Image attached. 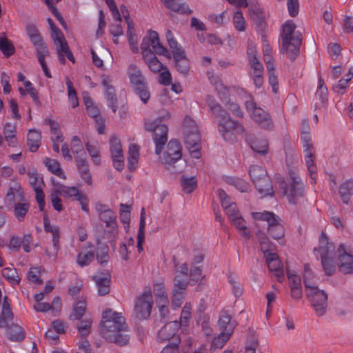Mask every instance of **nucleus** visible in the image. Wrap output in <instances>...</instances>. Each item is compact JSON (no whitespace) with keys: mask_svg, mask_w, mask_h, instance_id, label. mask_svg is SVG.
Wrapping results in <instances>:
<instances>
[{"mask_svg":"<svg viewBox=\"0 0 353 353\" xmlns=\"http://www.w3.org/2000/svg\"><path fill=\"white\" fill-rule=\"evenodd\" d=\"M101 332L109 342L123 346L128 343L129 336L123 333L126 329L125 318L122 313L112 309L105 310L102 314Z\"/></svg>","mask_w":353,"mask_h":353,"instance_id":"f257e3e1","label":"nucleus"},{"mask_svg":"<svg viewBox=\"0 0 353 353\" xmlns=\"http://www.w3.org/2000/svg\"><path fill=\"white\" fill-rule=\"evenodd\" d=\"M208 105L215 114L219 134L227 142H235L237 137L244 132V128L239 122L232 119L219 104L209 101Z\"/></svg>","mask_w":353,"mask_h":353,"instance_id":"f03ea898","label":"nucleus"},{"mask_svg":"<svg viewBox=\"0 0 353 353\" xmlns=\"http://www.w3.org/2000/svg\"><path fill=\"white\" fill-rule=\"evenodd\" d=\"M312 273L310 267L305 265L304 285L307 297L311 303L316 314L323 316L325 314L327 307V294L323 290H320L312 282Z\"/></svg>","mask_w":353,"mask_h":353,"instance_id":"7ed1b4c3","label":"nucleus"},{"mask_svg":"<svg viewBox=\"0 0 353 353\" xmlns=\"http://www.w3.org/2000/svg\"><path fill=\"white\" fill-rule=\"evenodd\" d=\"M296 26L293 21L288 20L283 25L281 33L282 47L281 52L286 54L290 60H294L299 53L301 44V32L296 30Z\"/></svg>","mask_w":353,"mask_h":353,"instance_id":"20e7f679","label":"nucleus"},{"mask_svg":"<svg viewBox=\"0 0 353 353\" xmlns=\"http://www.w3.org/2000/svg\"><path fill=\"white\" fill-rule=\"evenodd\" d=\"M276 188L287 197L291 204L297 205L304 200V185L301 178L294 173L290 175L288 183L281 178H278Z\"/></svg>","mask_w":353,"mask_h":353,"instance_id":"39448f33","label":"nucleus"},{"mask_svg":"<svg viewBox=\"0 0 353 353\" xmlns=\"http://www.w3.org/2000/svg\"><path fill=\"white\" fill-rule=\"evenodd\" d=\"M184 142L193 158L201 157V136L196 122L190 117L184 119Z\"/></svg>","mask_w":353,"mask_h":353,"instance_id":"423d86ee","label":"nucleus"},{"mask_svg":"<svg viewBox=\"0 0 353 353\" xmlns=\"http://www.w3.org/2000/svg\"><path fill=\"white\" fill-rule=\"evenodd\" d=\"M250 176L261 196H272L274 190L266 170L260 165H252L249 169Z\"/></svg>","mask_w":353,"mask_h":353,"instance_id":"0eeeda50","label":"nucleus"},{"mask_svg":"<svg viewBox=\"0 0 353 353\" xmlns=\"http://www.w3.org/2000/svg\"><path fill=\"white\" fill-rule=\"evenodd\" d=\"M245 105L247 110L250 113L252 119L258 123L261 128H272L273 123L270 114L260 107H258L251 96L248 97V99L245 101Z\"/></svg>","mask_w":353,"mask_h":353,"instance_id":"6e6552de","label":"nucleus"},{"mask_svg":"<svg viewBox=\"0 0 353 353\" xmlns=\"http://www.w3.org/2000/svg\"><path fill=\"white\" fill-rule=\"evenodd\" d=\"M145 129L153 132V140L155 143V152L159 154L168 141V127L161 124L159 119L145 122Z\"/></svg>","mask_w":353,"mask_h":353,"instance_id":"1a4fd4ad","label":"nucleus"},{"mask_svg":"<svg viewBox=\"0 0 353 353\" xmlns=\"http://www.w3.org/2000/svg\"><path fill=\"white\" fill-rule=\"evenodd\" d=\"M142 58L145 54H152L155 52L159 55L168 57V50L161 44L159 41V37L156 31H150L148 36L143 39L141 44Z\"/></svg>","mask_w":353,"mask_h":353,"instance_id":"9d476101","label":"nucleus"},{"mask_svg":"<svg viewBox=\"0 0 353 353\" xmlns=\"http://www.w3.org/2000/svg\"><path fill=\"white\" fill-rule=\"evenodd\" d=\"M252 217L255 220L265 221L268 224V232L274 239H280L284 236L283 225L279 223V219L274 213L264 211L263 212H253Z\"/></svg>","mask_w":353,"mask_h":353,"instance_id":"9b49d317","label":"nucleus"},{"mask_svg":"<svg viewBox=\"0 0 353 353\" xmlns=\"http://www.w3.org/2000/svg\"><path fill=\"white\" fill-rule=\"evenodd\" d=\"M153 297L150 288L145 289L135 302L134 312L137 318L145 319L150 316L153 305Z\"/></svg>","mask_w":353,"mask_h":353,"instance_id":"f8f14e48","label":"nucleus"},{"mask_svg":"<svg viewBox=\"0 0 353 353\" xmlns=\"http://www.w3.org/2000/svg\"><path fill=\"white\" fill-rule=\"evenodd\" d=\"M28 181L30 185L33 188L35 192L36 200L38 203L39 208L41 211L45 209V195L42 190L44 185L43 177L41 176L37 170L34 168H30L28 172Z\"/></svg>","mask_w":353,"mask_h":353,"instance_id":"ddd939ff","label":"nucleus"},{"mask_svg":"<svg viewBox=\"0 0 353 353\" xmlns=\"http://www.w3.org/2000/svg\"><path fill=\"white\" fill-rule=\"evenodd\" d=\"M337 265L339 270L344 274L353 273V255L344 243H341L337 250Z\"/></svg>","mask_w":353,"mask_h":353,"instance_id":"4468645a","label":"nucleus"},{"mask_svg":"<svg viewBox=\"0 0 353 353\" xmlns=\"http://www.w3.org/2000/svg\"><path fill=\"white\" fill-rule=\"evenodd\" d=\"M182 157V148L176 140H170L168 143L166 150L160 157L164 164H174Z\"/></svg>","mask_w":353,"mask_h":353,"instance_id":"2eb2a0df","label":"nucleus"},{"mask_svg":"<svg viewBox=\"0 0 353 353\" xmlns=\"http://www.w3.org/2000/svg\"><path fill=\"white\" fill-rule=\"evenodd\" d=\"M110 150L114 168L121 171L124 168V157L121 141L118 137L110 138Z\"/></svg>","mask_w":353,"mask_h":353,"instance_id":"dca6fc26","label":"nucleus"},{"mask_svg":"<svg viewBox=\"0 0 353 353\" xmlns=\"http://www.w3.org/2000/svg\"><path fill=\"white\" fill-rule=\"evenodd\" d=\"M101 84L104 89V95L108 105L115 112L118 108L117 97L114 87L112 85V80L108 76H103Z\"/></svg>","mask_w":353,"mask_h":353,"instance_id":"f3484780","label":"nucleus"},{"mask_svg":"<svg viewBox=\"0 0 353 353\" xmlns=\"http://www.w3.org/2000/svg\"><path fill=\"white\" fill-rule=\"evenodd\" d=\"M188 282L180 280L177 274L174 279V287L172 291V307L177 310L181 307L184 299V290L187 288Z\"/></svg>","mask_w":353,"mask_h":353,"instance_id":"a211bd4d","label":"nucleus"},{"mask_svg":"<svg viewBox=\"0 0 353 353\" xmlns=\"http://www.w3.org/2000/svg\"><path fill=\"white\" fill-rule=\"evenodd\" d=\"M313 251L317 258L334 256L335 247L332 243L329 242L327 236L322 232L319 239V247L314 248Z\"/></svg>","mask_w":353,"mask_h":353,"instance_id":"6ab92c4d","label":"nucleus"},{"mask_svg":"<svg viewBox=\"0 0 353 353\" xmlns=\"http://www.w3.org/2000/svg\"><path fill=\"white\" fill-rule=\"evenodd\" d=\"M179 327V323L177 321H173L165 324L157 334V340L161 342H165L171 339H179L176 337V332Z\"/></svg>","mask_w":353,"mask_h":353,"instance_id":"aec40b11","label":"nucleus"},{"mask_svg":"<svg viewBox=\"0 0 353 353\" xmlns=\"http://www.w3.org/2000/svg\"><path fill=\"white\" fill-rule=\"evenodd\" d=\"M172 55L176 70L183 76H188L190 70V63L184 50L176 51L174 53H172Z\"/></svg>","mask_w":353,"mask_h":353,"instance_id":"412c9836","label":"nucleus"},{"mask_svg":"<svg viewBox=\"0 0 353 353\" xmlns=\"http://www.w3.org/2000/svg\"><path fill=\"white\" fill-rule=\"evenodd\" d=\"M266 263L270 272H274L279 282L284 280V274L282 270L283 264L276 252L265 257Z\"/></svg>","mask_w":353,"mask_h":353,"instance_id":"4be33fe9","label":"nucleus"},{"mask_svg":"<svg viewBox=\"0 0 353 353\" xmlns=\"http://www.w3.org/2000/svg\"><path fill=\"white\" fill-rule=\"evenodd\" d=\"M97 287L98 288V294L100 296L108 294L110 292V276L107 272L97 273L93 276Z\"/></svg>","mask_w":353,"mask_h":353,"instance_id":"5701e85b","label":"nucleus"},{"mask_svg":"<svg viewBox=\"0 0 353 353\" xmlns=\"http://www.w3.org/2000/svg\"><path fill=\"white\" fill-rule=\"evenodd\" d=\"M293 299L299 300L302 297V288L300 276L294 272L288 270L287 272Z\"/></svg>","mask_w":353,"mask_h":353,"instance_id":"b1692460","label":"nucleus"},{"mask_svg":"<svg viewBox=\"0 0 353 353\" xmlns=\"http://www.w3.org/2000/svg\"><path fill=\"white\" fill-rule=\"evenodd\" d=\"M54 45L56 46L58 59L61 64H65V57L72 63H74V57L69 48L65 39L57 42V43H54Z\"/></svg>","mask_w":353,"mask_h":353,"instance_id":"393cba45","label":"nucleus"},{"mask_svg":"<svg viewBox=\"0 0 353 353\" xmlns=\"http://www.w3.org/2000/svg\"><path fill=\"white\" fill-rule=\"evenodd\" d=\"M305 155V161L307 168V170L310 173V179L311 183L314 184L316 183V173L317 171L316 166L314 163V149L307 148L303 150Z\"/></svg>","mask_w":353,"mask_h":353,"instance_id":"a878e982","label":"nucleus"},{"mask_svg":"<svg viewBox=\"0 0 353 353\" xmlns=\"http://www.w3.org/2000/svg\"><path fill=\"white\" fill-rule=\"evenodd\" d=\"M100 220L105 223L107 231L114 236L117 234V223L116 214L110 209L104 212L99 216Z\"/></svg>","mask_w":353,"mask_h":353,"instance_id":"bb28decb","label":"nucleus"},{"mask_svg":"<svg viewBox=\"0 0 353 353\" xmlns=\"http://www.w3.org/2000/svg\"><path fill=\"white\" fill-rule=\"evenodd\" d=\"M76 163L81 179L83 180L87 185H91L92 178L86 157H78V158L76 159Z\"/></svg>","mask_w":353,"mask_h":353,"instance_id":"cd10ccee","label":"nucleus"},{"mask_svg":"<svg viewBox=\"0 0 353 353\" xmlns=\"http://www.w3.org/2000/svg\"><path fill=\"white\" fill-rule=\"evenodd\" d=\"M128 74L130 83L133 85L134 88L145 85L144 77L141 70L135 65L132 64L129 66Z\"/></svg>","mask_w":353,"mask_h":353,"instance_id":"c85d7f7f","label":"nucleus"},{"mask_svg":"<svg viewBox=\"0 0 353 353\" xmlns=\"http://www.w3.org/2000/svg\"><path fill=\"white\" fill-rule=\"evenodd\" d=\"M150 71L154 73L160 72L164 70L163 64L157 58L154 53L145 54L142 58Z\"/></svg>","mask_w":353,"mask_h":353,"instance_id":"c756f323","label":"nucleus"},{"mask_svg":"<svg viewBox=\"0 0 353 353\" xmlns=\"http://www.w3.org/2000/svg\"><path fill=\"white\" fill-rule=\"evenodd\" d=\"M51 181L54 185V188L56 189V191L59 193V195H62L63 196L68 198H76L77 195L80 192V191L76 187H69L65 186L62 184H59V183H54V179L52 178Z\"/></svg>","mask_w":353,"mask_h":353,"instance_id":"7c9ffc66","label":"nucleus"},{"mask_svg":"<svg viewBox=\"0 0 353 353\" xmlns=\"http://www.w3.org/2000/svg\"><path fill=\"white\" fill-rule=\"evenodd\" d=\"M219 325L222 330L221 332L232 334L236 326V323L231 321L230 314L226 312H223L219 317Z\"/></svg>","mask_w":353,"mask_h":353,"instance_id":"2f4dec72","label":"nucleus"},{"mask_svg":"<svg viewBox=\"0 0 353 353\" xmlns=\"http://www.w3.org/2000/svg\"><path fill=\"white\" fill-rule=\"evenodd\" d=\"M139 158V147L136 144H132L129 147L128 157V167L130 171H134L138 164Z\"/></svg>","mask_w":353,"mask_h":353,"instance_id":"473e14b6","label":"nucleus"},{"mask_svg":"<svg viewBox=\"0 0 353 353\" xmlns=\"http://www.w3.org/2000/svg\"><path fill=\"white\" fill-rule=\"evenodd\" d=\"M44 230L46 232L51 233L52 235L53 247L55 251L58 250L59 243V231L57 225H52L47 216L43 218Z\"/></svg>","mask_w":353,"mask_h":353,"instance_id":"72a5a7b5","label":"nucleus"},{"mask_svg":"<svg viewBox=\"0 0 353 353\" xmlns=\"http://www.w3.org/2000/svg\"><path fill=\"white\" fill-rule=\"evenodd\" d=\"M16 130V125L10 122L6 123L3 128V134L6 141L8 142V145L12 147H14L17 143Z\"/></svg>","mask_w":353,"mask_h":353,"instance_id":"f704fd0d","label":"nucleus"},{"mask_svg":"<svg viewBox=\"0 0 353 353\" xmlns=\"http://www.w3.org/2000/svg\"><path fill=\"white\" fill-rule=\"evenodd\" d=\"M339 193L343 202L347 204L350 197L353 195V181L347 180L341 184Z\"/></svg>","mask_w":353,"mask_h":353,"instance_id":"c9c22d12","label":"nucleus"},{"mask_svg":"<svg viewBox=\"0 0 353 353\" xmlns=\"http://www.w3.org/2000/svg\"><path fill=\"white\" fill-rule=\"evenodd\" d=\"M28 145L31 152H36L41 145V134L36 130H30L28 134Z\"/></svg>","mask_w":353,"mask_h":353,"instance_id":"e433bc0d","label":"nucleus"},{"mask_svg":"<svg viewBox=\"0 0 353 353\" xmlns=\"http://www.w3.org/2000/svg\"><path fill=\"white\" fill-rule=\"evenodd\" d=\"M7 336L10 341H20L25 337V332L21 325L13 324L8 327Z\"/></svg>","mask_w":353,"mask_h":353,"instance_id":"4c0bfd02","label":"nucleus"},{"mask_svg":"<svg viewBox=\"0 0 353 353\" xmlns=\"http://www.w3.org/2000/svg\"><path fill=\"white\" fill-rule=\"evenodd\" d=\"M166 8L179 14H190L192 12L188 5L182 0H172Z\"/></svg>","mask_w":353,"mask_h":353,"instance_id":"58836bf2","label":"nucleus"},{"mask_svg":"<svg viewBox=\"0 0 353 353\" xmlns=\"http://www.w3.org/2000/svg\"><path fill=\"white\" fill-rule=\"evenodd\" d=\"M0 50L6 57H10L15 52L14 45L6 37L5 33H2L0 35Z\"/></svg>","mask_w":353,"mask_h":353,"instance_id":"ea45409f","label":"nucleus"},{"mask_svg":"<svg viewBox=\"0 0 353 353\" xmlns=\"http://www.w3.org/2000/svg\"><path fill=\"white\" fill-rule=\"evenodd\" d=\"M154 293L156 296V302L160 301L164 304H169L168 297L163 282L157 281L154 283Z\"/></svg>","mask_w":353,"mask_h":353,"instance_id":"a19ab883","label":"nucleus"},{"mask_svg":"<svg viewBox=\"0 0 353 353\" xmlns=\"http://www.w3.org/2000/svg\"><path fill=\"white\" fill-rule=\"evenodd\" d=\"M257 236L261 245V250L263 252L265 258L268 255L274 253V245L270 242L268 238L261 232L257 233Z\"/></svg>","mask_w":353,"mask_h":353,"instance_id":"79ce46f5","label":"nucleus"},{"mask_svg":"<svg viewBox=\"0 0 353 353\" xmlns=\"http://www.w3.org/2000/svg\"><path fill=\"white\" fill-rule=\"evenodd\" d=\"M230 221L239 230L242 236L246 239L250 238V232L248 229L245 221L243 219L241 214Z\"/></svg>","mask_w":353,"mask_h":353,"instance_id":"37998d69","label":"nucleus"},{"mask_svg":"<svg viewBox=\"0 0 353 353\" xmlns=\"http://www.w3.org/2000/svg\"><path fill=\"white\" fill-rule=\"evenodd\" d=\"M251 149L261 155H265L268 152V143L263 139H256L250 143Z\"/></svg>","mask_w":353,"mask_h":353,"instance_id":"c03bdc74","label":"nucleus"},{"mask_svg":"<svg viewBox=\"0 0 353 353\" xmlns=\"http://www.w3.org/2000/svg\"><path fill=\"white\" fill-rule=\"evenodd\" d=\"M181 185L185 193L189 194L193 192L197 186V180L195 176L188 177L182 176L181 177Z\"/></svg>","mask_w":353,"mask_h":353,"instance_id":"a18cd8bd","label":"nucleus"},{"mask_svg":"<svg viewBox=\"0 0 353 353\" xmlns=\"http://www.w3.org/2000/svg\"><path fill=\"white\" fill-rule=\"evenodd\" d=\"M83 99L88 115L94 119L99 117V108L94 105L91 98L88 96L87 92H84L83 94Z\"/></svg>","mask_w":353,"mask_h":353,"instance_id":"49530a36","label":"nucleus"},{"mask_svg":"<svg viewBox=\"0 0 353 353\" xmlns=\"http://www.w3.org/2000/svg\"><path fill=\"white\" fill-rule=\"evenodd\" d=\"M30 39L37 50V57L42 54H49L48 48L43 43L40 33Z\"/></svg>","mask_w":353,"mask_h":353,"instance_id":"de8ad7c7","label":"nucleus"},{"mask_svg":"<svg viewBox=\"0 0 353 353\" xmlns=\"http://www.w3.org/2000/svg\"><path fill=\"white\" fill-rule=\"evenodd\" d=\"M65 84L68 89L69 105L72 108H74L79 105L76 90L73 87L72 82L68 77L65 79Z\"/></svg>","mask_w":353,"mask_h":353,"instance_id":"09e8293b","label":"nucleus"},{"mask_svg":"<svg viewBox=\"0 0 353 353\" xmlns=\"http://www.w3.org/2000/svg\"><path fill=\"white\" fill-rule=\"evenodd\" d=\"M1 274L4 279L12 285H17L20 282V279L14 268H4L1 270Z\"/></svg>","mask_w":353,"mask_h":353,"instance_id":"8fccbe9b","label":"nucleus"},{"mask_svg":"<svg viewBox=\"0 0 353 353\" xmlns=\"http://www.w3.org/2000/svg\"><path fill=\"white\" fill-rule=\"evenodd\" d=\"M45 165L48 170L60 178L65 179L63 170L60 168L59 163L54 159H46Z\"/></svg>","mask_w":353,"mask_h":353,"instance_id":"3c124183","label":"nucleus"},{"mask_svg":"<svg viewBox=\"0 0 353 353\" xmlns=\"http://www.w3.org/2000/svg\"><path fill=\"white\" fill-rule=\"evenodd\" d=\"M334 256H326L320 257L323 268L327 275H332L336 271L334 263Z\"/></svg>","mask_w":353,"mask_h":353,"instance_id":"603ef678","label":"nucleus"},{"mask_svg":"<svg viewBox=\"0 0 353 353\" xmlns=\"http://www.w3.org/2000/svg\"><path fill=\"white\" fill-rule=\"evenodd\" d=\"M227 183L234 186L241 192H246L250 190V186L245 180L236 177H229Z\"/></svg>","mask_w":353,"mask_h":353,"instance_id":"864d4df0","label":"nucleus"},{"mask_svg":"<svg viewBox=\"0 0 353 353\" xmlns=\"http://www.w3.org/2000/svg\"><path fill=\"white\" fill-rule=\"evenodd\" d=\"M71 150L75 155V159H77L78 157H85V152L84 151L81 141L77 136H74L72 139Z\"/></svg>","mask_w":353,"mask_h":353,"instance_id":"5fc2aeb1","label":"nucleus"},{"mask_svg":"<svg viewBox=\"0 0 353 353\" xmlns=\"http://www.w3.org/2000/svg\"><path fill=\"white\" fill-rule=\"evenodd\" d=\"M316 95L319 97L322 103H325L327 100L328 90L325 85L324 80L321 77L318 79Z\"/></svg>","mask_w":353,"mask_h":353,"instance_id":"6e6d98bb","label":"nucleus"},{"mask_svg":"<svg viewBox=\"0 0 353 353\" xmlns=\"http://www.w3.org/2000/svg\"><path fill=\"white\" fill-rule=\"evenodd\" d=\"M94 252L91 251L81 252L77 256V263L81 267L89 265L94 259Z\"/></svg>","mask_w":353,"mask_h":353,"instance_id":"4d7b16f0","label":"nucleus"},{"mask_svg":"<svg viewBox=\"0 0 353 353\" xmlns=\"http://www.w3.org/2000/svg\"><path fill=\"white\" fill-rule=\"evenodd\" d=\"M85 148L91 157L93 163L95 165H99L101 163V155L98 146L88 143L85 144Z\"/></svg>","mask_w":353,"mask_h":353,"instance_id":"13d9d810","label":"nucleus"},{"mask_svg":"<svg viewBox=\"0 0 353 353\" xmlns=\"http://www.w3.org/2000/svg\"><path fill=\"white\" fill-rule=\"evenodd\" d=\"M233 24L236 30L243 32L246 29V23L241 11H236L233 16Z\"/></svg>","mask_w":353,"mask_h":353,"instance_id":"bf43d9fd","label":"nucleus"},{"mask_svg":"<svg viewBox=\"0 0 353 353\" xmlns=\"http://www.w3.org/2000/svg\"><path fill=\"white\" fill-rule=\"evenodd\" d=\"M29 204L26 203H18L14 205V214L19 221L24 219L29 210Z\"/></svg>","mask_w":353,"mask_h":353,"instance_id":"052dcab7","label":"nucleus"},{"mask_svg":"<svg viewBox=\"0 0 353 353\" xmlns=\"http://www.w3.org/2000/svg\"><path fill=\"white\" fill-rule=\"evenodd\" d=\"M208 76L211 84L214 85L215 89L219 92L224 93L226 92L227 88L223 85L220 77L218 75L208 72Z\"/></svg>","mask_w":353,"mask_h":353,"instance_id":"680f3d73","label":"nucleus"},{"mask_svg":"<svg viewBox=\"0 0 353 353\" xmlns=\"http://www.w3.org/2000/svg\"><path fill=\"white\" fill-rule=\"evenodd\" d=\"M85 303L80 301L77 303L74 307L73 312L70 315V319L72 320L80 319L84 314L85 311Z\"/></svg>","mask_w":353,"mask_h":353,"instance_id":"e2e57ef3","label":"nucleus"},{"mask_svg":"<svg viewBox=\"0 0 353 353\" xmlns=\"http://www.w3.org/2000/svg\"><path fill=\"white\" fill-rule=\"evenodd\" d=\"M165 37L167 39L168 44L169 45L172 53H174L176 51H179V50H183L180 45H179L177 41L176 40L172 32L170 30H168L165 32Z\"/></svg>","mask_w":353,"mask_h":353,"instance_id":"0e129e2a","label":"nucleus"},{"mask_svg":"<svg viewBox=\"0 0 353 353\" xmlns=\"http://www.w3.org/2000/svg\"><path fill=\"white\" fill-rule=\"evenodd\" d=\"M191 310V304L189 303H186L184 305L181 311V320L180 322L179 323V325L181 324V325H186L188 324V321L190 319L192 316Z\"/></svg>","mask_w":353,"mask_h":353,"instance_id":"69168bd1","label":"nucleus"},{"mask_svg":"<svg viewBox=\"0 0 353 353\" xmlns=\"http://www.w3.org/2000/svg\"><path fill=\"white\" fill-rule=\"evenodd\" d=\"M217 194L224 211L230 207L232 204L235 203L231 199V198L225 193L224 190L219 189L217 191Z\"/></svg>","mask_w":353,"mask_h":353,"instance_id":"338daca9","label":"nucleus"},{"mask_svg":"<svg viewBox=\"0 0 353 353\" xmlns=\"http://www.w3.org/2000/svg\"><path fill=\"white\" fill-rule=\"evenodd\" d=\"M231 335L232 334L221 332L217 337L214 339L212 344V347L218 349L222 348Z\"/></svg>","mask_w":353,"mask_h":353,"instance_id":"774afa93","label":"nucleus"}]
</instances>
